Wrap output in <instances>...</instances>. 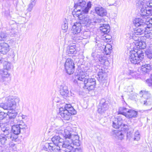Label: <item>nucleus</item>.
<instances>
[{"mask_svg":"<svg viewBox=\"0 0 152 152\" xmlns=\"http://www.w3.org/2000/svg\"><path fill=\"white\" fill-rule=\"evenodd\" d=\"M108 102L104 99H102L98 107V112L101 114H104L109 107Z\"/></svg>","mask_w":152,"mask_h":152,"instance_id":"11","label":"nucleus"},{"mask_svg":"<svg viewBox=\"0 0 152 152\" xmlns=\"http://www.w3.org/2000/svg\"><path fill=\"white\" fill-rule=\"evenodd\" d=\"M96 72L98 73L99 77V80L100 81L104 80L107 76L106 73L104 72L103 70L101 68L96 67L95 68Z\"/></svg>","mask_w":152,"mask_h":152,"instance_id":"18","label":"nucleus"},{"mask_svg":"<svg viewBox=\"0 0 152 152\" xmlns=\"http://www.w3.org/2000/svg\"><path fill=\"white\" fill-rule=\"evenodd\" d=\"M63 136V141L62 143H60L61 146L63 148H66L67 150L74 151V148L73 145L72 143V141L69 138V134H67L64 131Z\"/></svg>","mask_w":152,"mask_h":152,"instance_id":"7","label":"nucleus"},{"mask_svg":"<svg viewBox=\"0 0 152 152\" xmlns=\"http://www.w3.org/2000/svg\"><path fill=\"white\" fill-rule=\"evenodd\" d=\"M84 13H83L79 15L76 16L75 17H78L79 19L81 20L80 22L85 24L87 27L93 24V20L89 16L87 15L86 16L83 15Z\"/></svg>","mask_w":152,"mask_h":152,"instance_id":"10","label":"nucleus"},{"mask_svg":"<svg viewBox=\"0 0 152 152\" xmlns=\"http://www.w3.org/2000/svg\"><path fill=\"white\" fill-rule=\"evenodd\" d=\"M61 131H62L61 130H57V129H56L55 131V132L58 134L61 133H62Z\"/></svg>","mask_w":152,"mask_h":152,"instance_id":"56","label":"nucleus"},{"mask_svg":"<svg viewBox=\"0 0 152 152\" xmlns=\"http://www.w3.org/2000/svg\"><path fill=\"white\" fill-rule=\"evenodd\" d=\"M150 152H152V150Z\"/></svg>","mask_w":152,"mask_h":152,"instance_id":"59","label":"nucleus"},{"mask_svg":"<svg viewBox=\"0 0 152 152\" xmlns=\"http://www.w3.org/2000/svg\"><path fill=\"white\" fill-rule=\"evenodd\" d=\"M147 26H142L141 27H138L136 28L134 31V35H140L145 34L146 28Z\"/></svg>","mask_w":152,"mask_h":152,"instance_id":"23","label":"nucleus"},{"mask_svg":"<svg viewBox=\"0 0 152 152\" xmlns=\"http://www.w3.org/2000/svg\"><path fill=\"white\" fill-rule=\"evenodd\" d=\"M17 125H18V127H19L21 133H23L25 132L27 129V126L22 121H20L19 123Z\"/></svg>","mask_w":152,"mask_h":152,"instance_id":"31","label":"nucleus"},{"mask_svg":"<svg viewBox=\"0 0 152 152\" xmlns=\"http://www.w3.org/2000/svg\"><path fill=\"white\" fill-rule=\"evenodd\" d=\"M136 2V5L137 6L140 7L141 8L145 7L146 8V2L145 0H137Z\"/></svg>","mask_w":152,"mask_h":152,"instance_id":"35","label":"nucleus"},{"mask_svg":"<svg viewBox=\"0 0 152 152\" xmlns=\"http://www.w3.org/2000/svg\"><path fill=\"white\" fill-rule=\"evenodd\" d=\"M12 131L14 134L16 135H18L21 132L18 127V125H13L12 127Z\"/></svg>","mask_w":152,"mask_h":152,"instance_id":"33","label":"nucleus"},{"mask_svg":"<svg viewBox=\"0 0 152 152\" xmlns=\"http://www.w3.org/2000/svg\"><path fill=\"white\" fill-rule=\"evenodd\" d=\"M127 92L129 93L132 91L133 87L132 86H129L127 88Z\"/></svg>","mask_w":152,"mask_h":152,"instance_id":"52","label":"nucleus"},{"mask_svg":"<svg viewBox=\"0 0 152 152\" xmlns=\"http://www.w3.org/2000/svg\"><path fill=\"white\" fill-rule=\"evenodd\" d=\"M140 95L142 94V96L146 98V100L144 101L143 102H141L143 103L144 104L147 105L151 104V102H150V100L149 99L150 96V94L149 92L142 91L140 92Z\"/></svg>","mask_w":152,"mask_h":152,"instance_id":"17","label":"nucleus"},{"mask_svg":"<svg viewBox=\"0 0 152 152\" xmlns=\"http://www.w3.org/2000/svg\"><path fill=\"white\" fill-rule=\"evenodd\" d=\"M7 37V34L4 32H0V39L1 40L6 38Z\"/></svg>","mask_w":152,"mask_h":152,"instance_id":"47","label":"nucleus"},{"mask_svg":"<svg viewBox=\"0 0 152 152\" xmlns=\"http://www.w3.org/2000/svg\"><path fill=\"white\" fill-rule=\"evenodd\" d=\"M104 36V39H103L104 40H109L111 39V37L109 35H106V34Z\"/></svg>","mask_w":152,"mask_h":152,"instance_id":"50","label":"nucleus"},{"mask_svg":"<svg viewBox=\"0 0 152 152\" xmlns=\"http://www.w3.org/2000/svg\"><path fill=\"white\" fill-rule=\"evenodd\" d=\"M146 82L148 84L149 86H152V75H151L150 79H147L146 80Z\"/></svg>","mask_w":152,"mask_h":152,"instance_id":"48","label":"nucleus"},{"mask_svg":"<svg viewBox=\"0 0 152 152\" xmlns=\"http://www.w3.org/2000/svg\"><path fill=\"white\" fill-rule=\"evenodd\" d=\"M90 32L89 31H85L83 33V39H87L90 37Z\"/></svg>","mask_w":152,"mask_h":152,"instance_id":"45","label":"nucleus"},{"mask_svg":"<svg viewBox=\"0 0 152 152\" xmlns=\"http://www.w3.org/2000/svg\"><path fill=\"white\" fill-rule=\"evenodd\" d=\"M125 116L127 118H132L137 117V111L132 110H128L127 112L125 113Z\"/></svg>","mask_w":152,"mask_h":152,"instance_id":"24","label":"nucleus"},{"mask_svg":"<svg viewBox=\"0 0 152 152\" xmlns=\"http://www.w3.org/2000/svg\"><path fill=\"white\" fill-rule=\"evenodd\" d=\"M73 34V35L72 36V39L73 40L77 41L82 40L83 39V37L81 36L82 34L80 33Z\"/></svg>","mask_w":152,"mask_h":152,"instance_id":"37","label":"nucleus"},{"mask_svg":"<svg viewBox=\"0 0 152 152\" xmlns=\"http://www.w3.org/2000/svg\"><path fill=\"white\" fill-rule=\"evenodd\" d=\"M133 136V131H130L127 132V133L126 137L127 139L130 140Z\"/></svg>","mask_w":152,"mask_h":152,"instance_id":"44","label":"nucleus"},{"mask_svg":"<svg viewBox=\"0 0 152 152\" xmlns=\"http://www.w3.org/2000/svg\"><path fill=\"white\" fill-rule=\"evenodd\" d=\"M151 69V65L149 64H147L142 65L141 69V71L144 73H146L149 72Z\"/></svg>","mask_w":152,"mask_h":152,"instance_id":"34","label":"nucleus"},{"mask_svg":"<svg viewBox=\"0 0 152 152\" xmlns=\"http://www.w3.org/2000/svg\"><path fill=\"white\" fill-rule=\"evenodd\" d=\"M20 117H21L22 119L25 120H26L28 119V116H27L23 114L20 115Z\"/></svg>","mask_w":152,"mask_h":152,"instance_id":"53","label":"nucleus"},{"mask_svg":"<svg viewBox=\"0 0 152 152\" xmlns=\"http://www.w3.org/2000/svg\"><path fill=\"white\" fill-rule=\"evenodd\" d=\"M123 119L120 117L118 118H115L113 121V126L114 128L118 129L123 126H125L126 125L123 124Z\"/></svg>","mask_w":152,"mask_h":152,"instance_id":"14","label":"nucleus"},{"mask_svg":"<svg viewBox=\"0 0 152 152\" xmlns=\"http://www.w3.org/2000/svg\"><path fill=\"white\" fill-rule=\"evenodd\" d=\"M144 53L141 51L133 50L130 51L129 54V60L134 64H140L144 58Z\"/></svg>","mask_w":152,"mask_h":152,"instance_id":"5","label":"nucleus"},{"mask_svg":"<svg viewBox=\"0 0 152 152\" xmlns=\"http://www.w3.org/2000/svg\"><path fill=\"white\" fill-rule=\"evenodd\" d=\"M5 113L4 112L0 111V120L4 118Z\"/></svg>","mask_w":152,"mask_h":152,"instance_id":"51","label":"nucleus"},{"mask_svg":"<svg viewBox=\"0 0 152 152\" xmlns=\"http://www.w3.org/2000/svg\"><path fill=\"white\" fill-rule=\"evenodd\" d=\"M91 6V2L89 1L86 5V2L83 0H79L75 5V8L72 14L74 17L83 13H87Z\"/></svg>","mask_w":152,"mask_h":152,"instance_id":"3","label":"nucleus"},{"mask_svg":"<svg viewBox=\"0 0 152 152\" xmlns=\"http://www.w3.org/2000/svg\"><path fill=\"white\" fill-rule=\"evenodd\" d=\"M54 145L59 146L60 148L61 144L63 141V139L59 135L55 136L51 139Z\"/></svg>","mask_w":152,"mask_h":152,"instance_id":"22","label":"nucleus"},{"mask_svg":"<svg viewBox=\"0 0 152 152\" xmlns=\"http://www.w3.org/2000/svg\"><path fill=\"white\" fill-rule=\"evenodd\" d=\"M45 147L48 148L49 152H59L60 148L56 145H54L53 143H46Z\"/></svg>","mask_w":152,"mask_h":152,"instance_id":"20","label":"nucleus"},{"mask_svg":"<svg viewBox=\"0 0 152 152\" xmlns=\"http://www.w3.org/2000/svg\"><path fill=\"white\" fill-rule=\"evenodd\" d=\"M115 3H114V4H110L109 5V6H113V5H114V6H115Z\"/></svg>","mask_w":152,"mask_h":152,"instance_id":"58","label":"nucleus"},{"mask_svg":"<svg viewBox=\"0 0 152 152\" xmlns=\"http://www.w3.org/2000/svg\"><path fill=\"white\" fill-rule=\"evenodd\" d=\"M75 152H83L82 149L80 148H77L75 149Z\"/></svg>","mask_w":152,"mask_h":152,"instance_id":"55","label":"nucleus"},{"mask_svg":"<svg viewBox=\"0 0 152 152\" xmlns=\"http://www.w3.org/2000/svg\"><path fill=\"white\" fill-rule=\"evenodd\" d=\"M1 130L3 132V134H1L3 135L4 136L10 139H11L12 140L13 139L15 140L17 139V137L15 138L13 135H12L10 129L9 128L7 127L2 128H1Z\"/></svg>","mask_w":152,"mask_h":152,"instance_id":"12","label":"nucleus"},{"mask_svg":"<svg viewBox=\"0 0 152 152\" xmlns=\"http://www.w3.org/2000/svg\"><path fill=\"white\" fill-rule=\"evenodd\" d=\"M140 133L138 130L136 131L134 133V140L138 141L140 139Z\"/></svg>","mask_w":152,"mask_h":152,"instance_id":"42","label":"nucleus"},{"mask_svg":"<svg viewBox=\"0 0 152 152\" xmlns=\"http://www.w3.org/2000/svg\"><path fill=\"white\" fill-rule=\"evenodd\" d=\"M133 39L134 41L132 44L133 46L131 45L133 50H136L138 49H144L146 47V44L145 42L141 41V38L138 37H136L135 36H133Z\"/></svg>","mask_w":152,"mask_h":152,"instance_id":"8","label":"nucleus"},{"mask_svg":"<svg viewBox=\"0 0 152 152\" xmlns=\"http://www.w3.org/2000/svg\"><path fill=\"white\" fill-rule=\"evenodd\" d=\"M64 69L66 72L69 75L72 74L74 70V64L73 61L70 58L66 60L64 64Z\"/></svg>","mask_w":152,"mask_h":152,"instance_id":"9","label":"nucleus"},{"mask_svg":"<svg viewBox=\"0 0 152 152\" xmlns=\"http://www.w3.org/2000/svg\"><path fill=\"white\" fill-rule=\"evenodd\" d=\"M67 86L64 84L61 85L60 87V93L62 96L67 95L69 93Z\"/></svg>","mask_w":152,"mask_h":152,"instance_id":"28","label":"nucleus"},{"mask_svg":"<svg viewBox=\"0 0 152 152\" xmlns=\"http://www.w3.org/2000/svg\"><path fill=\"white\" fill-rule=\"evenodd\" d=\"M128 74L129 75L131 76V77H130V78H131L132 77H136L138 75L136 72L130 70L128 71Z\"/></svg>","mask_w":152,"mask_h":152,"instance_id":"41","label":"nucleus"},{"mask_svg":"<svg viewBox=\"0 0 152 152\" xmlns=\"http://www.w3.org/2000/svg\"><path fill=\"white\" fill-rule=\"evenodd\" d=\"M145 37L147 38L151 39L152 38V28H146L144 34Z\"/></svg>","mask_w":152,"mask_h":152,"instance_id":"36","label":"nucleus"},{"mask_svg":"<svg viewBox=\"0 0 152 152\" xmlns=\"http://www.w3.org/2000/svg\"><path fill=\"white\" fill-rule=\"evenodd\" d=\"M83 24L81 23V22H76L72 26L71 29L72 33V34L79 33H80Z\"/></svg>","mask_w":152,"mask_h":152,"instance_id":"15","label":"nucleus"},{"mask_svg":"<svg viewBox=\"0 0 152 152\" xmlns=\"http://www.w3.org/2000/svg\"><path fill=\"white\" fill-rule=\"evenodd\" d=\"M73 151H70V150H67L65 152H72Z\"/></svg>","mask_w":152,"mask_h":152,"instance_id":"57","label":"nucleus"},{"mask_svg":"<svg viewBox=\"0 0 152 152\" xmlns=\"http://www.w3.org/2000/svg\"><path fill=\"white\" fill-rule=\"evenodd\" d=\"M146 6L149 8H152V0H151L147 3Z\"/></svg>","mask_w":152,"mask_h":152,"instance_id":"49","label":"nucleus"},{"mask_svg":"<svg viewBox=\"0 0 152 152\" xmlns=\"http://www.w3.org/2000/svg\"><path fill=\"white\" fill-rule=\"evenodd\" d=\"M113 134L114 137L118 140H122L124 137L122 132L118 130L113 131Z\"/></svg>","mask_w":152,"mask_h":152,"instance_id":"25","label":"nucleus"},{"mask_svg":"<svg viewBox=\"0 0 152 152\" xmlns=\"http://www.w3.org/2000/svg\"><path fill=\"white\" fill-rule=\"evenodd\" d=\"M36 1L35 0H32L31 3L28 5L27 10L28 12H31L33 9V7L35 5Z\"/></svg>","mask_w":152,"mask_h":152,"instance_id":"38","label":"nucleus"},{"mask_svg":"<svg viewBox=\"0 0 152 152\" xmlns=\"http://www.w3.org/2000/svg\"><path fill=\"white\" fill-rule=\"evenodd\" d=\"M9 45L7 43H0V52L3 54H6L10 50Z\"/></svg>","mask_w":152,"mask_h":152,"instance_id":"21","label":"nucleus"},{"mask_svg":"<svg viewBox=\"0 0 152 152\" xmlns=\"http://www.w3.org/2000/svg\"><path fill=\"white\" fill-rule=\"evenodd\" d=\"M148 8L149 7H146V8L145 7L141 8L140 14L142 16H147L151 14V10Z\"/></svg>","mask_w":152,"mask_h":152,"instance_id":"27","label":"nucleus"},{"mask_svg":"<svg viewBox=\"0 0 152 152\" xmlns=\"http://www.w3.org/2000/svg\"><path fill=\"white\" fill-rule=\"evenodd\" d=\"M61 28L62 30L65 31V32L66 31V30L68 28V24L67 23L65 22L63 23V24L61 26Z\"/></svg>","mask_w":152,"mask_h":152,"instance_id":"46","label":"nucleus"},{"mask_svg":"<svg viewBox=\"0 0 152 152\" xmlns=\"http://www.w3.org/2000/svg\"><path fill=\"white\" fill-rule=\"evenodd\" d=\"M128 110V109L126 108L123 107H120L119 108L118 113L119 114H121L124 116L125 115V113L127 112Z\"/></svg>","mask_w":152,"mask_h":152,"instance_id":"40","label":"nucleus"},{"mask_svg":"<svg viewBox=\"0 0 152 152\" xmlns=\"http://www.w3.org/2000/svg\"><path fill=\"white\" fill-rule=\"evenodd\" d=\"M75 45L69 46L67 50V52L68 54H75L77 52Z\"/></svg>","mask_w":152,"mask_h":152,"instance_id":"32","label":"nucleus"},{"mask_svg":"<svg viewBox=\"0 0 152 152\" xmlns=\"http://www.w3.org/2000/svg\"><path fill=\"white\" fill-rule=\"evenodd\" d=\"M102 46V48L106 54L108 55L110 53L112 49L111 45L109 44H106L105 45H103Z\"/></svg>","mask_w":152,"mask_h":152,"instance_id":"30","label":"nucleus"},{"mask_svg":"<svg viewBox=\"0 0 152 152\" xmlns=\"http://www.w3.org/2000/svg\"><path fill=\"white\" fill-rule=\"evenodd\" d=\"M87 75L85 70L83 69L78 68L76 71L74 77V82L75 83H83L84 85V88L88 91L94 89L96 82L94 78H86Z\"/></svg>","mask_w":152,"mask_h":152,"instance_id":"1","label":"nucleus"},{"mask_svg":"<svg viewBox=\"0 0 152 152\" xmlns=\"http://www.w3.org/2000/svg\"><path fill=\"white\" fill-rule=\"evenodd\" d=\"M99 61H100L102 63H104V60L102 58V57H100L99 56Z\"/></svg>","mask_w":152,"mask_h":152,"instance_id":"54","label":"nucleus"},{"mask_svg":"<svg viewBox=\"0 0 152 152\" xmlns=\"http://www.w3.org/2000/svg\"><path fill=\"white\" fill-rule=\"evenodd\" d=\"M68 127H67L66 129H65L64 131L67 134H69V138L71 140L72 142V143L74 145V144H76L77 142H78L79 140V137L77 134H71L68 130Z\"/></svg>","mask_w":152,"mask_h":152,"instance_id":"16","label":"nucleus"},{"mask_svg":"<svg viewBox=\"0 0 152 152\" xmlns=\"http://www.w3.org/2000/svg\"><path fill=\"white\" fill-rule=\"evenodd\" d=\"M95 10L96 13L100 17H103L107 15V12L106 10L101 6L95 7Z\"/></svg>","mask_w":152,"mask_h":152,"instance_id":"13","label":"nucleus"},{"mask_svg":"<svg viewBox=\"0 0 152 152\" xmlns=\"http://www.w3.org/2000/svg\"><path fill=\"white\" fill-rule=\"evenodd\" d=\"M3 66L4 69H0V81L3 82L5 79L8 77L10 75L7 70L11 69V63L8 61H6L4 59Z\"/></svg>","mask_w":152,"mask_h":152,"instance_id":"6","label":"nucleus"},{"mask_svg":"<svg viewBox=\"0 0 152 152\" xmlns=\"http://www.w3.org/2000/svg\"><path fill=\"white\" fill-rule=\"evenodd\" d=\"M4 102L0 103V107L4 110H9L7 115L10 119H14L17 115V113L15 111L16 108V104L20 101L18 97L9 96L3 98Z\"/></svg>","mask_w":152,"mask_h":152,"instance_id":"2","label":"nucleus"},{"mask_svg":"<svg viewBox=\"0 0 152 152\" xmlns=\"http://www.w3.org/2000/svg\"><path fill=\"white\" fill-rule=\"evenodd\" d=\"M10 139L4 137L3 135L0 134V145L4 146L9 142Z\"/></svg>","mask_w":152,"mask_h":152,"instance_id":"29","label":"nucleus"},{"mask_svg":"<svg viewBox=\"0 0 152 152\" xmlns=\"http://www.w3.org/2000/svg\"><path fill=\"white\" fill-rule=\"evenodd\" d=\"M100 30L104 34H107L110 31V27L108 24H103L102 26L100 27Z\"/></svg>","mask_w":152,"mask_h":152,"instance_id":"26","label":"nucleus"},{"mask_svg":"<svg viewBox=\"0 0 152 152\" xmlns=\"http://www.w3.org/2000/svg\"><path fill=\"white\" fill-rule=\"evenodd\" d=\"M145 19H142L140 18H136L133 21V23L136 27L147 26L145 23Z\"/></svg>","mask_w":152,"mask_h":152,"instance_id":"19","label":"nucleus"},{"mask_svg":"<svg viewBox=\"0 0 152 152\" xmlns=\"http://www.w3.org/2000/svg\"><path fill=\"white\" fill-rule=\"evenodd\" d=\"M98 49L96 48H93V52L91 54L92 56L94 58L95 57L98 58L99 56V53Z\"/></svg>","mask_w":152,"mask_h":152,"instance_id":"39","label":"nucleus"},{"mask_svg":"<svg viewBox=\"0 0 152 152\" xmlns=\"http://www.w3.org/2000/svg\"><path fill=\"white\" fill-rule=\"evenodd\" d=\"M76 113V111L70 104H66L64 107H61L59 109V114L66 120H69L72 115H75Z\"/></svg>","mask_w":152,"mask_h":152,"instance_id":"4","label":"nucleus"},{"mask_svg":"<svg viewBox=\"0 0 152 152\" xmlns=\"http://www.w3.org/2000/svg\"><path fill=\"white\" fill-rule=\"evenodd\" d=\"M145 53L148 58L150 59L152 58V51L151 50L149 49H147Z\"/></svg>","mask_w":152,"mask_h":152,"instance_id":"43","label":"nucleus"}]
</instances>
